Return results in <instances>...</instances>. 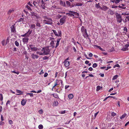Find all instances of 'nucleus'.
I'll return each instance as SVG.
<instances>
[{
    "label": "nucleus",
    "instance_id": "obj_26",
    "mask_svg": "<svg viewBox=\"0 0 129 129\" xmlns=\"http://www.w3.org/2000/svg\"><path fill=\"white\" fill-rule=\"evenodd\" d=\"M70 11H69V13H67V14H68L69 16L71 17H74V15L73 14V13H72V12H70Z\"/></svg>",
    "mask_w": 129,
    "mask_h": 129
},
{
    "label": "nucleus",
    "instance_id": "obj_19",
    "mask_svg": "<svg viewBox=\"0 0 129 129\" xmlns=\"http://www.w3.org/2000/svg\"><path fill=\"white\" fill-rule=\"evenodd\" d=\"M15 24L12 25V26L11 29V32L13 33H15Z\"/></svg>",
    "mask_w": 129,
    "mask_h": 129
},
{
    "label": "nucleus",
    "instance_id": "obj_46",
    "mask_svg": "<svg viewBox=\"0 0 129 129\" xmlns=\"http://www.w3.org/2000/svg\"><path fill=\"white\" fill-rule=\"evenodd\" d=\"M29 46L31 50L34 47V46L32 45H30Z\"/></svg>",
    "mask_w": 129,
    "mask_h": 129
},
{
    "label": "nucleus",
    "instance_id": "obj_29",
    "mask_svg": "<svg viewBox=\"0 0 129 129\" xmlns=\"http://www.w3.org/2000/svg\"><path fill=\"white\" fill-rule=\"evenodd\" d=\"M30 28L31 29H35L36 28V25L35 24H31V25H30Z\"/></svg>",
    "mask_w": 129,
    "mask_h": 129
},
{
    "label": "nucleus",
    "instance_id": "obj_55",
    "mask_svg": "<svg viewBox=\"0 0 129 129\" xmlns=\"http://www.w3.org/2000/svg\"><path fill=\"white\" fill-rule=\"evenodd\" d=\"M48 75V74L47 73H45L44 75V77H46Z\"/></svg>",
    "mask_w": 129,
    "mask_h": 129
},
{
    "label": "nucleus",
    "instance_id": "obj_14",
    "mask_svg": "<svg viewBox=\"0 0 129 129\" xmlns=\"http://www.w3.org/2000/svg\"><path fill=\"white\" fill-rule=\"evenodd\" d=\"M125 6V5L124 4H122L118 6V7L120 8L123 9H126V7Z\"/></svg>",
    "mask_w": 129,
    "mask_h": 129
},
{
    "label": "nucleus",
    "instance_id": "obj_2",
    "mask_svg": "<svg viewBox=\"0 0 129 129\" xmlns=\"http://www.w3.org/2000/svg\"><path fill=\"white\" fill-rule=\"evenodd\" d=\"M41 2L39 0L40 3L41 5V6L42 8L44 9H45V4L48 3V0H41Z\"/></svg>",
    "mask_w": 129,
    "mask_h": 129
},
{
    "label": "nucleus",
    "instance_id": "obj_37",
    "mask_svg": "<svg viewBox=\"0 0 129 129\" xmlns=\"http://www.w3.org/2000/svg\"><path fill=\"white\" fill-rule=\"evenodd\" d=\"M11 72L12 73H13L15 74H17V75H18L19 73V72L18 71L16 72L15 71H11Z\"/></svg>",
    "mask_w": 129,
    "mask_h": 129
},
{
    "label": "nucleus",
    "instance_id": "obj_7",
    "mask_svg": "<svg viewBox=\"0 0 129 129\" xmlns=\"http://www.w3.org/2000/svg\"><path fill=\"white\" fill-rule=\"evenodd\" d=\"M15 11V9L14 8H12L10 9L7 12L8 15H10L11 13H13Z\"/></svg>",
    "mask_w": 129,
    "mask_h": 129
},
{
    "label": "nucleus",
    "instance_id": "obj_62",
    "mask_svg": "<svg viewBox=\"0 0 129 129\" xmlns=\"http://www.w3.org/2000/svg\"><path fill=\"white\" fill-rule=\"evenodd\" d=\"M33 4L35 6H36L37 4V3L36 2H33Z\"/></svg>",
    "mask_w": 129,
    "mask_h": 129
},
{
    "label": "nucleus",
    "instance_id": "obj_35",
    "mask_svg": "<svg viewBox=\"0 0 129 129\" xmlns=\"http://www.w3.org/2000/svg\"><path fill=\"white\" fill-rule=\"evenodd\" d=\"M100 4L98 3V4H96L95 5V7L97 8H101V7L99 5Z\"/></svg>",
    "mask_w": 129,
    "mask_h": 129
},
{
    "label": "nucleus",
    "instance_id": "obj_42",
    "mask_svg": "<svg viewBox=\"0 0 129 129\" xmlns=\"http://www.w3.org/2000/svg\"><path fill=\"white\" fill-rule=\"evenodd\" d=\"M101 88H102V87H101L100 86H99V85L98 86H97V87H96V90L97 91H99L100 89Z\"/></svg>",
    "mask_w": 129,
    "mask_h": 129
},
{
    "label": "nucleus",
    "instance_id": "obj_10",
    "mask_svg": "<svg viewBox=\"0 0 129 129\" xmlns=\"http://www.w3.org/2000/svg\"><path fill=\"white\" fill-rule=\"evenodd\" d=\"M81 30L83 34V35H84V33L87 31L86 29L83 26H82L81 28Z\"/></svg>",
    "mask_w": 129,
    "mask_h": 129
},
{
    "label": "nucleus",
    "instance_id": "obj_23",
    "mask_svg": "<svg viewBox=\"0 0 129 129\" xmlns=\"http://www.w3.org/2000/svg\"><path fill=\"white\" fill-rule=\"evenodd\" d=\"M108 9V8L106 6H103L102 8L101 7V9L104 10V11H106Z\"/></svg>",
    "mask_w": 129,
    "mask_h": 129
},
{
    "label": "nucleus",
    "instance_id": "obj_25",
    "mask_svg": "<svg viewBox=\"0 0 129 129\" xmlns=\"http://www.w3.org/2000/svg\"><path fill=\"white\" fill-rule=\"evenodd\" d=\"M26 100L23 99L21 102V104L22 106H24L26 103Z\"/></svg>",
    "mask_w": 129,
    "mask_h": 129
},
{
    "label": "nucleus",
    "instance_id": "obj_56",
    "mask_svg": "<svg viewBox=\"0 0 129 129\" xmlns=\"http://www.w3.org/2000/svg\"><path fill=\"white\" fill-rule=\"evenodd\" d=\"M93 69V68L91 67H90L88 69V70L90 71H92Z\"/></svg>",
    "mask_w": 129,
    "mask_h": 129
},
{
    "label": "nucleus",
    "instance_id": "obj_48",
    "mask_svg": "<svg viewBox=\"0 0 129 129\" xmlns=\"http://www.w3.org/2000/svg\"><path fill=\"white\" fill-rule=\"evenodd\" d=\"M3 100V96L2 94H0V100L2 101Z\"/></svg>",
    "mask_w": 129,
    "mask_h": 129
},
{
    "label": "nucleus",
    "instance_id": "obj_64",
    "mask_svg": "<svg viewBox=\"0 0 129 129\" xmlns=\"http://www.w3.org/2000/svg\"><path fill=\"white\" fill-rule=\"evenodd\" d=\"M23 53L24 54L26 55L27 54V52L26 51L24 50L23 52Z\"/></svg>",
    "mask_w": 129,
    "mask_h": 129
},
{
    "label": "nucleus",
    "instance_id": "obj_53",
    "mask_svg": "<svg viewBox=\"0 0 129 129\" xmlns=\"http://www.w3.org/2000/svg\"><path fill=\"white\" fill-rule=\"evenodd\" d=\"M118 7L117 6H116L115 5H112V8H117Z\"/></svg>",
    "mask_w": 129,
    "mask_h": 129
},
{
    "label": "nucleus",
    "instance_id": "obj_1",
    "mask_svg": "<svg viewBox=\"0 0 129 129\" xmlns=\"http://www.w3.org/2000/svg\"><path fill=\"white\" fill-rule=\"evenodd\" d=\"M43 18L45 19L43 21L44 24H47L51 25L52 24L53 21L51 19L45 16H43Z\"/></svg>",
    "mask_w": 129,
    "mask_h": 129
},
{
    "label": "nucleus",
    "instance_id": "obj_5",
    "mask_svg": "<svg viewBox=\"0 0 129 129\" xmlns=\"http://www.w3.org/2000/svg\"><path fill=\"white\" fill-rule=\"evenodd\" d=\"M116 16L117 21L119 23L121 22L122 20L121 16L118 13H117L116 14Z\"/></svg>",
    "mask_w": 129,
    "mask_h": 129
},
{
    "label": "nucleus",
    "instance_id": "obj_22",
    "mask_svg": "<svg viewBox=\"0 0 129 129\" xmlns=\"http://www.w3.org/2000/svg\"><path fill=\"white\" fill-rule=\"evenodd\" d=\"M16 92L17 93H20V94H16V95H19L20 94H23V93H23V92L21 91H20V90H19L17 89L16 90Z\"/></svg>",
    "mask_w": 129,
    "mask_h": 129
},
{
    "label": "nucleus",
    "instance_id": "obj_17",
    "mask_svg": "<svg viewBox=\"0 0 129 129\" xmlns=\"http://www.w3.org/2000/svg\"><path fill=\"white\" fill-rule=\"evenodd\" d=\"M93 46L94 48H98L100 49L101 51H105L104 49H103V48H102L101 47L99 46H98V45H94Z\"/></svg>",
    "mask_w": 129,
    "mask_h": 129
},
{
    "label": "nucleus",
    "instance_id": "obj_41",
    "mask_svg": "<svg viewBox=\"0 0 129 129\" xmlns=\"http://www.w3.org/2000/svg\"><path fill=\"white\" fill-rule=\"evenodd\" d=\"M38 128L39 129H42L43 128V126L42 124H40L38 126Z\"/></svg>",
    "mask_w": 129,
    "mask_h": 129
},
{
    "label": "nucleus",
    "instance_id": "obj_50",
    "mask_svg": "<svg viewBox=\"0 0 129 129\" xmlns=\"http://www.w3.org/2000/svg\"><path fill=\"white\" fill-rule=\"evenodd\" d=\"M27 95H29L30 96L33 97V93H27Z\"/></svg>",
    "mask_w": 129,
    "mask_h": 129
},
{
    "label": "nucleus",
    "instance_id": "obj_58",
    "mask_svg": "<svg viewBox=\"0 0 129 129\" xmlns=\"http://www.w3.org/2000/svg\"><path fill=\"white\" fill-rule=\"evenodd\" d=\"M59 42H57L56 45L55 47V48H57L59 45Z\"/></svg>",
    "mask_w": 129,
    "mask_h": 129
},
{
    "label": "nucleus",
    "instance_id": "obj_4",
    "mask_svg": "<svg viewBox=\"0 0 129 129\" xmlns=\"http://www.w3.org/2000/svg\"><path fill=\"white\" fill-rule=\"evenodd\" d=\"M52 31H53V32L56 36L60 37L61 36L62 34L61 30H59L58 31V34L56 30H52Z\"/></svg>",
    "mask_w": 129,
    "mask_h": 129
},
{
    "label": "nucleus",
    "instance_id": "obj_31",
    "mask_svg": "<svg viewBox=\"0 0 129 129\" xmlns=\"http://www.w3.org/2000/svg\"><path fill=\"white\" fill-rule=\"evenodd\" d=\"M74 95L72 94H70L68 95V98L70 99H72Z\"/></svg>",
    "mask_w": 129,
    "mask_h": 129
},
{
    "label": "nucleus",
    "instance_id": "obj_52",
    "mask_svg": "<svg viewBox=\"0 0 129 129\" xmlns=\"http://www.w3.org/2000/svg\"><path fill=\"white\" fill-rule=\"evenodd\" d=\"M49 58V57L46 56H45L43 58V60H46L48 59Z\"/></svg>",
    "mask_w": 129,
    "mask_h": 129
},
{
    "label": "nucleus",
    "instance_id": "obj_12",
    "mask_svg": "<svg viewBox=\"0 0 129 129\" xmlns=\"http://www.w3.org/2000/svg\"><path fill=\"white\" fill-rule=\"evenodd\" d=\"M108 13L111 15H113L115 14V13L114 11L109 9L108 11Z\"/></svg>",
    "mask_w": 129,
    "mask_h": 129
},
{
    "label": "nucleus",
    "instance_id": "obj_16",
    "mask_svg": "<svg viewBox=\"0 0 129 129\" xmlns=\"http://www.w3.org/2000/svg\"><path fill=\"white\" fill-rule=\"evenodd\" d=\"M122 0H111V2L113 3H115L116 4L119 3Z\"/></svg>",
    "mask_w": 129,
    "mask_h": 129
},
{
    "label": "nucleus",
    "instance_id": "obj_9",
    "mask_svg": "<svg viewBox=\"0 0 129 129\" xmlns=\"http://www.w3.org/2000/svg\"><path fill=\"white\" fill-rule=\"evenodd\" d=\"M66 3L68 7H69L70 8H72L74 7V6L73 5H71V3L70 2L68 1H67L66 2Z\"/></svg>",
    "mask_w": 129,
    "mask_h": 129
},
{
    "label": "nucleus",
    "instance_id": "obj_36",
    "mask_svg": "<svg viewBox=\"0 0 129 129\" xmlns=\"http://www.w3.org/2000/svg\"><path fill=\"white\" fill-rule=\"evenodd\" d=\"M53 96L56 98H58V96L57 94H52Z\"/></svg>",
    "mask_w": 129,
    "mask_h": 129
},
{
    "label": "nucleus",
    "instance_id": "obj_15",
    "mask_svg": "<svg viewBox=\"0 0 129 129\" xmlns=\"http://www.w3.org/2000/svg\"><path fill=\"white\" fill-rule=\"evenodd\" d=\"M50 47L52 48L55 47V44L54 43V40L52 41L50 43Z\"/></svg>",
    "mask_w": 129,
    "mask_h": 129
},
{
    "label": "nucleus",
    "instance_id": "obj_11",
    "mask_svg": "<svg viewBox=\"0 0 129 129\" xmlns=\"http://www.w3.org/2000/svg\"><path fill=\"white\" fill-rule=\"evenodd\" d=\"M59 4L60 5L63 7H66V3L62 1L61 0L60 1Z\"/></svg>",
    "mask_w": 129,
    "mask_h": 129
},
{
    "label": "nucleus",
    "instance_id": "obj_39",
    "mask_svg": "<svg viewBox=\"0 0 129 129\" xmlns=\"http://www.w3.org/2000/svg\"><path fill=\"white\" fill-rule=\"evenodd\" d=\"M58 80H56L55 82V83L54 84V86H56L57 85H58L59 84L58 83Z\"/></svg>",
    "mask_w": 129,
    "mask_h": 129
},
{
    "label": "nucleus",
    "instance_id": "obj_49",
    "mask_svg": "<svg viewBox=\"0 0 129 129\" xmlns=\"http://www.w3.org/2000/svg\"><path fill=\"white\" fill-rule=\"evenodd\" d=\"M121 15H124V16H125L126 15H129V13H126L124 12L122 13Z\"/></svg>",
    "mask_w": 129,
    "mask_h": 129
},
{
    "label": "nucleus",
    "instance_id": "obj_44",
    "mask_svg": "<svg viewBox=\"0 0 129 129\" xmlns=\"http://www.w3.org/2000/svg\"><path fill=\"white\" fill-rule=\"evenodd\" d=\"M15 45L16 46H19V43L17 41H15Z\"/></svg>",
    "mask_w": 129,
    "mask_h": 129
},
{
    "label": "nucleus",
    "instance_id": "obj_3",
    "mask_svg": "<svg viewBox=\"0 0 129 129\" xmlns=\"http://www.w3.org/2000/svg\"><path fill=\"white\" fill-rule=\"evenodd\" d=\"M51 49H49L48 48H43L41 50V51H44L45 55H47L50 53Z\"/></svg>",
    "mask_w": 129,
    "mask_h": 129
},
{
    "label": "nucleus",
    "instance_id": "obj_47",
    "mask_svg": "<svg viewBox=\"0 0 129 129\" xmlns=\"http://www.w3.org/2000/svg\"><path fill=\"white\" fill-rule=\"evenodd\" d=\"M26 8L29 10H31L30 7L28 5H26Z\"/></svg>",
    "mask_w": 129,
    "mask_h": 129
},
{
    "label": "nucleus",
    "instance_id": "obj_13",
    "mask_svg": "<svg viewBox=\"0 0 129 129\" xmlns=\"http://www.w3.org/2000/svg\"><path fill=\"white\" fill-rule=\"evenodd\" d=\"M9 42V39L7 38L6 40V42L4 40H3L2 41V43L3 45L4 46L6 45L7 43Z\"/></svg>",
    "mask_w": 129,
    "mask_h": 129
},
{
    "label": "nucleus",
    "instance_id": "obj_34",
    "mask_svg": "<svg viewBox=\"0 0 129 129\" xmlns=\"http://www.w3.org/2000/svg\"><path fill=\"white\" fill-rule=\"evenodd\" d=\"M53 105H55V106H57L58 105V102L57 101H55L53 103Z\"/></svg>",
    "mask_w": 129,
    "mask_h": 129
},
{
    "label": "nucleus",
    "instance_id": "obj_40",
    "mask_svg": "<svg viewBox=\"0 0 129 129\" xmlns=\"http://www.w3.org/2000/svg\"><path fill=\"white\" fill-rule=\"evenodd\" d=\"M18 22H22V21H24V19L23 18H20L19 20H18Z\"/></svg>",
    "mask_w": 129,
    "mask_h": 129
},
{
    "label": "nucleus",
    "instance_id": "obj_43",
    "mask_svg": "<svg viewBox=\"0 0 129 129\" xmlns=\"http://www.w3.org/2000/svg\"><path fill=\"white\" fill-rule=\"evenodd\" d=\"M116 115V114L114 112H112L111 114V115L112 116H114Z\"/></svg>",
    "mask_w": 129,
    "mask_h": 129
},
{
    "label": "nucleus",
    "instance_id": "obj_60",
    "mask_svg": "<svg viewBox=\"0 0 129 129\" xmlns=\"http://www.w3.org/2000/svg\"><path fill=\"white\" fill-rule=\"evenodd\" d=\"M99 113V111H98L97 113H96L94 115V118L96 117V115H97V114Z\"/></svg>",
    "mask_w": 129,
    "mask_h": 129
},
{
    "label": "nucleus",
    "instance_id": "obj_32",
    "mask_svg": "<svg viewBox=\"0 0 129 129\" xmlns=\"http://www.w3.org/2000/svg\"><path fill=\"white\" fill-rule=\"evenodd\" d=\"M83 4L81 3H76L75 6H81Z\"/></svg>",
    "mask_w": 129,
    "mask_h": 129
},
{
    "label": "nucleus",
    "instance_id": "obj_57",
    "mask_svg": "<svg viewBox=\"0 0 129 129\" xmlns=\"http://www.w3.org/2000/svg\"><path fill=\"white\" fill-rule=\"evenodd\" d=\"M9 122L10 124H12L13 123V121L12 120H9Z\"/></svg>",
    "mask_w": 129,
    "mask_h": 129
},
{
    "label": "nucleus",
    "instance_id": "obj_18",
    "mask_svg": "<svg viewBox=\"0 0 129 129\" xmlns=\"http://www.w3.org/2000/svg\"><path fill=\"white\" fill-rule=\"evenodd\" d=\"M64 65L66 67H68L70 64V62L69 61H64Z\"/></svg>",
    "mask_w": 129,
    "mask_h": 129
},
{
    "label": "nucleus",
    "instance_id": "obj_24",
    "mask_svg": "<svg viewBox=\"0 0 129 129\" xmlns=\"http://www.w3.org/2000/svg\"><path fill=\"white\" fill-rule=\"evenodd\" d=\"M32 31V30L30 31L29 30H28L27 32L26 33L27 35V37H29L30 34H31Z\"/></svg>",
    "mask_w": 129,
    "mask_h": 129
},
{
    "label": "nucleus",
    "instance_id": "obj_30",
    "mask_svg": "<svg viewBox=\"0 0 129 129\" xmlns=\"http://www.w3.org/2000/svg\"><path fill=\"white\" fill-rule=\"evenodd\" d=\"M126 115L127 114H126L125 113L123 114L120 117V118L121 119H122L124 118L126 116Z\"/></svg>",
    "mask_w": 129,
    "mask_h": 129
},
{
    "label": "nucleus",
    "instance_id": "obj_33",
    "mask_svg": "<svg viewBox=\"0 0 129 129\" xmlns=\"http://www.w3.org/2000/svg\"><path fill=\"white\" fill-rule=\"evenodd\" d=\"M38 50V49L37 48L34 47L31 50L32 51H36Z\"/></svg>",
    "mask_w": 129,
    "mask_h": 129
},
{
    "label": "nucleus",
    "instance_id": "obj_20",
    "mask_svg": "<svg viewBox=\"0 0 129 129\" xmlns=\"http://www.w3.org/2000/svg\"><path fill=\"white\" fill-rule=\"evenodd\" d=\"M31 56L33 59L37 58L39 57V56L37 55H35L34 54H32Z\"/></svg>",
    "mask_w": 129,
    "mask_h": 129
},
{
    "label": "nucleus",
    "instance_id": "obj_51",
    "mask_svg": "<svg viewBox=\"0 0 129 129\" xmlns=\"http://www.w3.org/2000/svg\"><path fill=\"white\" fill-rule=\"evenodd\" d=\"M97 64L96 63H94L93 65H92V67L93 68H95L97 67Z\"/></svg>",
    "mask_w": 129,
    "mask_h": 129
},
{
    "label": "nucleus",
    "instance_id": "obj_21",
    "mask_svg": "<svg viewBox=\"0 0 129 129\" xmlns=\"http://www.w3.org/2000/svg\"><path fill=\"white\" fill-rule=\"evenodd\" d=\"M36 25H35L37 28L40 27L41 26V25L40 23L38 21H37L36 23Z\"/></svg>",
    "mask_w": 129,
    "mask_h": 129
},
{
    "label": "nucleus",
    "instance_id": "obj_27",
    "mask_svg": "<svg viewBox=\"0 0 129 129\" xmlns=\"http://www.w3.org/2000/svg\"><path fill=\"white\" fill-rule=\"evenodd\" d=\"M70 12H72V13H73L74 15H75V16H77L78 17L79 16V14L78 13L73 11H70Z\"/></svg>",
    "mask_w": 129,
    "mask_h": 129
},
{
    "label": "nucleus",
    "instance_id": "obj_61",
    "mask_svg": "<svg viewBox=\"0 0 129 129\" xmlns=\"http://www.w3.org/2000/svg\"><path fill=\"white\" fill-rule=\"evenodd\" d=\"M66 113V111L65 110H64L63 111H61V114H64L65 113Z\"/></svg>",
    "mask_w": 129,
    "mask_h": 129
},
{
    "label": "nucleus",
    "instance_id": "obj_6",
    "mask_svg": "<svg viewBox=\"0 0 129 129\" xmlns=\"http://www.w3.org/2000/svg\"><path fill=\"white\" fill-rule=\"evenodd\" d=\"M66 19V16H63V17L60 19L59 22L61 23L60 25H62L65 22Z\"/></svg>",
    "mask_w": 129,
    "mask_h": 129
},
{
    "label": "nucleus",
    "instance_id": "obj_45",
    "mask_svg": "<svg viewBox=\"0 0 129 129\" xmlns=\"http://www.w3.org/2000/svg\"><path fill=\"white\" fill-rule=\"evenodd\" d=\"M116 67H117L118 68H120V66L118 64H117L115 65L113 67L114 68H115Z\"/></svg>",
    "mask_w": 129,
    "mask_h": 129
},
{
    "label": "nucleus",
    "instance_id": "obj_54",
    "mask_svg": "<svg viewBox=\"0 0 129 129\" xmlns=\"http://www.w3.org/2000/svg\"><path fill=\"white\" fill-rule=\"evenodd\" d=\"M32 16H35L36 17H37V14H36V13H34L33 12V13L32 14Z\"/></svg>",
    "mask_w": 129,
    "mask_h": 129
},
{
    "label": "nucleus",
    "instance_id": "obj_63",
    "mask_svg": "<svg viewBox=\"0 0 129 129\" xmlns=\"http://www.w3.org/2000/svg\"><path fill=\"white\" fill-rule=\"evenodd\" d=\"M111 68V67L110 66H109L107 67V68L105 69L106 70H107L109 69H110Z\"/></svg>",
    "mask_w": 129,
    "mask_h": 129
},
{
    "label": "nucleus",
    "instance_id": "obj_59",
    "mask_svg": "<svg viewBox=\"0 0 129 129\" xmlns=\"http://www.w3.org/2000/svg\"><path fill=\"white\" fill-rule=\"evenodd\" d=\"M39 113L40 114H41L43 113V110H40L39 111Z\"/></svg>",
    "mask_w": 129,
    "mask_h": 129
},
{
    "label": "nucleus",
    "instance_id": "obj_38",
    "mask_svg": "<svg viewBox=\"0 0 129 129\" xmlns=\"http://www.w3.org/2000/svg\"><path fill=\"white\" fill-rule=\"evenodd\" d=\"M118 77V75H115L114 76L113 78L112 79L113 80H115L117 79V78Z\"/></svg>",
    "mask_w": 129,
    "mask_h": 129
},
{
    "label": "nucleus",
    "instance_id": "obj_28",
    "mask_svg": "<svg viewBox=\"0 0 129 129\" xmlns=\"http://www.w3.org/2000/svg\"><path fill=\"white\" fill-rule=\"evenodd\" d=\"M84 35H83L84 38H87L88 37V35L87 33V31H85V32L84 33Z\"/></svg>",
    "mask_w": 129,
    "mask_h": 129
},
{
    "label": "nucleus",
    "instance_id": "obj_8",
    "mask_svg": "<svg viewBox=\"0 0 129 129\" xmlns=\"http://www.w3.org/2000/svg\"><path fill=\"white\" fill-rule=\"evenodd\" d=\"M29 39L28 38H25L22 39V41L24 44H27L28 42Z\"/></svg>",
    "mask_w": 129,
    "mask_h": 129
}]
</instances>
